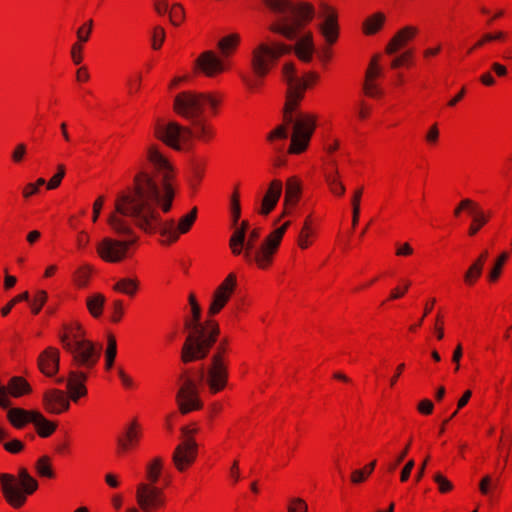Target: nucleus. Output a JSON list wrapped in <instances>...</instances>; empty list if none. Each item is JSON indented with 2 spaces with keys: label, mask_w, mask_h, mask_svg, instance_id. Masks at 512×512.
<instances>
[{
  "label": "nucleus",
  "mask_w": 512,
  "mask_h": 512,
  "mask_svg": "<svg viewBox=\"0 0 512 512\" xmlns=\"http://www.w3.org/2000/svg\"><path fill=\"white\" fill-rule=\"evenodd\" d=\"M148 170L139 171L134 177V188L120 194L115 201V212L107 219L110 227L119 235H132L129 217L135 225L147 233L159 232L169 242L187 233L197 217V208L180 218L178 225L173 219L162 221L156 205L167 213L175 196V169L159 148L151 144L147 148Z\"/></svg>",
  "instance_id": "nucleus-1"
},
{
  "label": "nucleus",
  "mask_w": 512,
  "mask_h": 512,
  "mask_svg": "<svg viewBox=\"0 0 512 512\" xmlns=\"http://www.w3.org/2000/svg\"><path fill=\"white\" fill-rule=\"evenodd\" d=\"M282 75L288 86L283 124L273 129L267 135V140L271 142L275 151L282 152L283 146L278 143V140L287 139L291 129V143L288 153L298 154L307 148L315 129V121L309 115L297 112L296 106L303 91L315 82L316 75L307 73L304 77L299 78L295 73L294 64L290 62L284 64Z\"/></svg>",
  "instance_id": "nucleus-2"
},
{
  "label": "nucleus",
  "mask_w": 512,
  "mask_h": 512,
  "mask_svg": "<svg viewBox=\"0 0 512 512\" xmlns=\"http://www.w3.org/2000/svg\"><path fill=\"white\" fill-rule=\"evenodd\" d=\"M218 104L219 100L211 94L193 91L179 93L174 99V110L179 115L192 120L194 130L176 122L157 123L154 129L155 136L175 150H180V142L188 141L193 135L202 140L211 138L213 130L206 125L200 116L206 106L215 109Z\"/></svg>",
  "instance_id": "nucleus-3"
},
{
  "label": "nucleus",
  "mask_w": 512,
  "mask_h": 512,
  "mask_svg": "<svg viewBox=\"0 0 512 512\" xmlns=\"http://www.w3.org/2000/svg\"><path fill=\"white\" fill-rule=\"evenodd\" d=\"M191 313L192 320L185 321V328L190 332L181 350V360L183 363L206 358L220 332L219 326L215 321L209 320L205 324L200 322L201 308L199 305H193Z\"/></svg>",
  "instance_id": "nucleus-4"
},
{
  "label": "nucleus",
  "mask_w": 512,
  "mask_h": 512,
  "mask_svg": "<svg viewBox=\"0 0 512 512\" xmlns=\"http://www.w3.org/2000/svg\"><path fill=\"white\" fill-rule=\"evenodd\" d=\"M289 225L290 222L287 221L282 226L273 230L259 246H256V241L260 237V228L256 227L249 231L244 259L248 263L254 262L260 269H267L272 263L273 256Z\"/></svg>",
  "instance_id": "nucleus-5"
},
{
  "label": "nucleus",
  "mask_w": 512,
  "mask_h": 512,
  "mask_svg": "<svg viewBox=\"0 0 512 512\" xmlns=\"http://www.w3.org/2000/svg\"><path fill=\"white\" fill-rule=\"evenodd\" d=\"M265 4L272 11L283 15L282 22L272 24L270 30L290 40L297 36L298 27L310 20L313 15L309 5H296L289 0H265Z\"/></svg>",
  "instance_id": "nucleus-6"
},
{
  "label": "nucleus",
  "mask_w": 512,
  "mask_h": 512,
  "mask_svg": "<svg viewBox=\"0 0 512 512\" xmlns=\"http://www.w3.org/2000/svg\"><path fill=\"white\" fill-rule=\"evenodd\" d=\"M227 344L228 340L223 339L209 361L202 365L197 372L199 382L204 383L211 394L222 391L228 383Z\"/></svg>",
  "instance_id": "nucleus-7"
},
{
  "label": "nucleus",
  "mask_w": 512,
  "mask_h": 512,
  "mask_svg": "<svg viewBox=\"0 0 512 512\" xmlns=\"http://www.w3.org/2000/svg\"><path fill=\"white\" fill-rule=\"evenodd\" d=\"M19 480L12 474L0 473V487L5 500L13 507L20 508L27 496L35 492L38 482L25 468L19 469Z\"/></svg>",
  "instance_id": "nucleus-8"
},
{
  "label": "nucleus",
  "mask_w": 512,
  "mask_h": 512,
  "mask_svg": "<svg viewBox=\"0 0 512 512\" xmlns=\"http://www.w3.org/2000/svg\"><path fill=\"white\" fill-rule=\"evenodd\" d=\"M291 46L266 39L256 45L252 51V70L258 79L264 78L278 59L289 53Z\"/></svg>",
  "instance_id": "nucleus-9"
},
{
  "label": "nucleus",
  "mask_w": 512,
  "mask_h": 512,
  "mask_svg": "<svg viewBox=\"0 0 512 512\" xmlns=\"http://www.w3.org/2000/svg\"><path fill=\"white\" fill-rule=\"evenodd\" d=\"M64 349L71 353L78 366L90 369L98 362L102 347L89 340L73 345L64 340Z\"/></svg>",
  "instance_id": "nucleus-10"
},
{
  "label": "nucleus",
  "mask_w": 512,
  "mask_h": 512,
  "mask_svg": "<svg viewBox=\"0 0 512 512\" xmlns=\"http://www.w3.org/2000/svg\"><path fill=\"white\" fill-rule=\"evenodd\" d=\"M183 380L176 394V402L182 414L202 408V401L199 398L198 383L190 377L181 376Z\"/></svg>",
  "instance_id": "nucleus-11"
},
{
  "label": "nucleus",
  "mask_w": 512,
  "mask_h": 512,
  "mask_svg": "<svg viewBox=\"0 0 512 512\" xmlns=\"http://www.w3.org/2000/svg\"><path fill=\"white\" fill-rule=\"evenodd\" d=\"M136 242V238L128 240H115L105 237L97 244L98 255L106 262H120L125 258L130 245Z\"/></svg>",
  "instance_id": "nucleus-12"
},
{
  "label": "nucleus",
  "mask_w": 512,
  "mask_h": 512,
  "mask_svg": "<svg viewBox=\"0 0 512 512\" xmlns=\"http://www.w3.org/2000/svg\"><path fill=\"white\" fill-rule=\"evenodd\" d=\"M136 499L144 512H152L165 502L162 489L147 483H140L137 486Z\"/></svg>",
  "instance_id": "nucleus-13"
},
{
  "label": "nucleus",
  "mask_w": 512,
  "mask_h": 512,
  "mask_svg": "<svg viewBox=\"0 0 512 512\" xmlns=\"http://www.w3.org/2000/svg\"><path fill=\"white\" fill-rule=\"evenodd\" d=\"M340 26L335 7L322 3V42L335 45L339 39Z\"/></svg>",
  "instance_id": "nucleus-14"
},
{
  "label": "nucleus",
  "mask_w": 512,
  "mask_h": 512,
  "mask_svg": "<svg viewBox=\"0 0 512 512\" xmlns=\"http://www.w3.org/2000/svg\"><path fill=\"white\" fill-rule=\"evenodd\" d=\"M197 443L194 438H187L178 444L173 452L172 460L176 469L185 471L196 459Z\"/></svg>",
  "instance_id": "nucleus-15"
},
{
  "label": "nucleus",
  "mask_w": 512,
  "mask_h": 512,
  "mask_svg": "<svg viewBox=\"0 0 512 512\" xmlns=\"http://www.w3.org/2000/svg\"><path fill=\"white\" fill-rule=\"evenodd\" d=\"M236 285V275L234 273H230L214 292L213 299L208 310L209 315H215L221 311L234 292Z\"/></svg>",
  "instance_id": "nucleus-16"
},
{
  "label": "nucleus",
  "mask_w": 512,
  "mask_h": 512,
  "mask_svg": "<svg viewBox=\"0 0 512 512\" xmlns=\"http://www.w3.org/2000/svg\"><path fill=\"white\" fill-rule=\"evenodd\" d=\"M69 397L65 391L51 388L43 394V406L51 414H61L70 407Z\"/></svg>",
  "instance_id": "nucleus-17"
},
{
  "label": "nucleus",
  "mask_w": 512,
  "mask_h": 512,
  "mask_svg": "<svg viewBox=\"0 0 512 512\" xmlns=\"http://www.w3.org/2000/svg\"><path fill=\"white\" fill-rule=\"evenodd\" d=\"M420 30L417 26L407 25L398 30L395 35L391 38L386 46L387 54H394L407 46L413 41L419 34Z\"/></svg>",
  "instance_id": "nucleus-18"
},
{
  "label": "nucleus",
  "mask_w": 512,
  "mask_h": 512,
  "mask_svg": "<svg viewBox=\"0 0 512 512\" xmlns=\"http://www.w3.org/2000/svg\"><path fill=\"white\" fill-rule=\"evenodd\" d=\"M322 176L331 194L336 197H342L345 194L346 188L341 179L339 166H335L334 161H330V166L322 167Z\"/></svg>",
  "instance_id": "nucleus-19"
},
{
  "label": "nucleus",
  "mask_w": 512,
  "mask_h": 512,
  "mask_svg": "<svg viewBox=\"0 0 512 512\" xmlns=\"http://www.w3.org/2000/svg\"><path fill=\"white\" fill-rule=\"evenodd\" d=\"M489 258L488 250H483L478 257L468 266L463 274V283L472 288L480 280L484 266Z\"/></svg>",
  "instance_id": "nucleus-20"
},
{
  "label": "nucleus",
  "mask_w": 512,
  "mask_h": 512,
  "mask_svg": "<svg viewBox=\"0 0 512 512\" xmlns=\"http://www.w3.org/2000/svg\"><path fill=\"white\" fill-rule=\"evenodd\" d=\"M283 190L281 180L274 179L270 182L269 187L261 201L258 213L268 215L277 205Z\"/></svg>",
  "instance_id": "nucleus-21"
},
{
  "label": "nucleus",
  "mask_w": 512,
  "mask_h": 512,
  "mask_svg": "<svg viewBox=\"0 0 512 512\" xmlns=\"http://www.w3.org/2000/svg\"><path fill=\"white\" fill-rule=\"evenodd\" d=\"M60 352L58 349L48 347L38 357V366L42 373L53 377L59 370Z\"/></svg>",
  "instance_id": "nucleus-22"
},
{
  "label": "nucleus",
  "mask_w": 512,
  "mask_h": 512,
  "mask_svg": "<svg viewBox=\"0 0 512 512\" xmlns=\"http://www.w3.org/2000/svg\"><path fill=\"white\" fill-rule=\"evenodd\" d=\"M87 379V375L80 371H70L66 382V387L69 393V398L76 402L82 396L87 394V389L84 382Z\"/></svg>",
  "instance_id": "nucleus-23"
},
{
  "label": "nucleus",
  "mask_w": 512,
  "mask_h": 512,
  "mask_svg": "<svg viewBox=\"0 0 512 512\" xmlns=\"http://www.w3.org/2000/svg\"><path fill=\"white\" fill-rule=\"evenodd\" d=\"M341 148V139L335 135L326 136L322 143V151L324 157L322 159V166H330V161L335 162V166H339V154Z\"/></svg>",
  "instance_id": "nucleus-24"
},
{
  "label": "nucleus",
  "mask_w": 512,
  "mask_h": 512,
  "mask_svg": "<svg viewBox=\"0 0 512 512\" xmlns=\"http://www.w3.org/2000/svg\"><path fill=\"white\" fill-rule=\"evenodd\" d=\"M200 69L209 77L224 70L222 61L212 51L203 52L196 61Z\"/></svg>",
  "instance_id": "nucleus-25"
},
{
  "label": "nucleus",
  "mask_w": 512,
  "mask_h": 512,
  "mask_svg": "<svg viewBox=\"0 0 512 512\" xmlns=\"http://www.w3.org/2000/svg\"><path fill=\"white\" fill-rule=\"evenodd\" d=\"M37 410H25L22 408H10L7 411V419L16 429H22L27 423H32Z\"/></svg>",
  "instance_id": "nucleus-26"
},
{
  "label": "nucleus",
  "mask_w": 512,
  "mask_h": 512,
  "mask_svg": "<svg viewBox=\"0 0 512 512\" xmlns=\"http://www.w3.org/2000/svg\"><path fill=\"white\" fill-rule=\"evenodd\" d=\"M300 194V184L298 180L295 177H290L286 181V189H285V198H284V213H289V208L293 207L297 200L298 196Z\"/></svg>",
  "instance_id": "nucleus-27"
},
{
  "label": "nucleus",
  "mask_w": 512,
  "mask_h": 512,
  "mask_svg": "<svg viewBox=\"0 0 512 512\" xmlns=\"http://www.w3.org/2000/svg\"><path fill=\"white\" fill-rule=\"evenodd\" d=\"M314 52V45L310 34L300 36L295 44V53L304 62H309Z\"/></svg>",
  "instance_id": "nucleus-28"
},
{
  "label": "nucleus",
  "mask_w": 512,
  "mask_h": 512,
  "mask_svg": "<svg viewBox=\"0 0 512 512\" xmlns=\"http://www.w3.org/2000/svg\"><path fill=\"white\" fill-rule=\"evenodd\" d=\"M136 427L137 423L134 421L125 432V435L118 437L117 445L120 452H127L137 444L140 432L136 430Z\"/></svg>",
  "instance_id": "nucleus-29"
},
{
  "label": "nucleus",
  "mask_w": 512,
  "mask_h": 512,
  "mask_svg": "<svg viewBox=\"0 0 512 512\" xmlns=\"http://www.w3.org/2000/svg\"><path fill=\"white\" fill-rule=\"evenodd\" d=\"M385 21V14L382 12H376L364 20L362 24V31L365 35H374L383 28Z\"/></svg>",
  "instance_id": "nucleus-30"
},
{
  "label": "nucleus",
  "mask_w": 512,
  "mask_h": 512,
  "mask_svg": "<svg viewBox=\"0 0 512 512\" xmlns=\"http://www.w3.org/2000/svg\"><path fill=\"white\" fill-rule=\"evenodd\" d=\"M65 332L60 336V341L64 346V340L69 344H79L87 339L84 338L85 332L79 324L65 325Z\"/></svg>",
  "instance_id": "nucleus-31"
},
{
  "label": "nucleus",
  "mask_w": 512,
  "mask_h": 512,
  "mask_svg": "<svg viewBox=\"0 0 512 512\" xmlns=\"http://www.w3.org/2000/svg\"><path fill=\"white\" fill-rule=\"evenodd\" d=\"M472 220L468 228V235L475 236L482 227L490 220L491 214L484 211L480 206L472 214Z\"/></svg>",
  "instance_id": "nucleus-32"
},
{
  "label": "nucleus",
  "mask_w": 512,
  "mask_h": 512,
  "mask_svg": "<svg viewBox=\"0 0 512 512\" xmlns=\"http://www.w3.org/2000/svg\"><path fill=\"white\" fill-rule=\"evenodd\" d=\"M247 243V233L238 227L234 230L229 240V246L234 255H243L245 253Z\"/></svg>",
  "instance_id": "nucleus-33"
},
{
  "label": "nucleus",
  "mask_w": 512,
  "mask_h": 512,
  "mask_svg": "<svg viewBox=\"0 0 512 512\" xmlns=\"http://www.w3.org/2000/svg\"><path fill=\"white\" fill-rule=\"evenodd\" d=\"M364 194V187L359 186L353 190L350 204L352 208V228H356L359 223L361 213V200Z\"/></svg>",
  "instance_id": "nucleus-34"
},
{
  "label": "nucleus",
  "mask_w": 512,
  "mask_h": 512,
  "mask_svg": "<svg viewBox=\"0 0 512 512\" xmlns=\"http://www.w3.org/2000/svg\"><path fill=\"white\" fill-rule=\"evenodd\" d=\"M5 387L7 388V396L10 394L13 397H20L30 391L28 382L19 376L12 377Z\"/></svg>",
  "instance_id": "nucleus-35"
},
{
  "label": "nucleus",
  "mask_w": 512,
  "mask_h": 512,
  "mask_svg": "<svg viewBox=\"0 0 512 512\" xmlns=\"http://www.w3.org/2000/svg\"><path fill=\"white\" fill-rule=\"evenodd\" d=\"M32 424L36 427L37 433L41 437L50 436L56 429V425L47 420L41 412L34 415Z\"/></svg>",
  "instance_id": "nucleus-36"
},
{
  "label": "nucleus",
  "mask_w": 512,
  "mask_h": 512,
  "mask_svg": "<svg viewBox=\"0 0 512 512\" xmlns=\"http://www.w3.org/2000/svg\"><path fill=\"white\" fill-rule=\"evenodd\" d=\"M508 258H509V254L507 252H503L498 256L493 267L490 269V271L487 274V281L489 283L494 284L499 280V278L502 274L503 267H504L506 261L508 260Z\"/></svg>",
  "instance_id": "nucleus-37"
},
{
  "label": "nucleus",
  "mask_w": 512,
  "mask_h": 512,
  "mask_svg": "<svg viewBox=\"0 0 512 512\" xmlns=\"http://www.w3.org/2000/svg\"><path fill=\"white\" fill-rule=\"evenodd\" d=\"M115 291L133 296L138 289V281L132 278H122L113 286Z\"/></svg>",
  "instance_id": "nucleus-38"
},
{
  "label": "nucleus",
  "mask_w": 512,
  "mask_h": 512,
  "mask_svg": "<svg viewBox=\"0 0 512 512\" xmlns=\"http://www.w3.org/2000/svg\"><path fill=\"white\" fill-rule=\"evenodd\" d=\"M376 460L367 464L361 469H356L351 473L350 479L353 484H361L365 482L375 469Z\"/></svg>",
  "instance_id": "nucleus-39"
},
{
  "label": "nucleus",
  "mask_w": 512,
  "mask_h": 512,
  "mask_svg": "<svg viewBox=\"0 0 512 512\" xmlns=\"http://www.w3.org/2000/svg\"><path fill=\"white\" fill-rule=\"evenodd\" d=\"M87 308L93 317H99L105 303V297L102 294H93L87 298Z\"/></svg>",
  "instance_id": "nucleus-40"
},
{
  "label": "nucleus",
  "mask_w": 512,
  "mask_h": 512,
  "mask_svg": "<svg viewBox=\"0 0 512 512\" xmlns=\"http://www.w3.org/2000/svg\"><path fill=\"white\" fill-rule=\"evenodd\" d=\"M411 287V281L409 279H401L399 283L393 287L389 293L386 302L395 301L403 298ZM385 301L383 302V304Z\"/></svg>",
  "instance_id": "nucleus-41"
},
{
  "label": "nucleus",
  "mask_w": 512,
  "mask_h": 512,
  "mask_svg": "<svg viewBox=\"0 0 512 512\" xmlns=\"http://www.w3.org/2000/svg\"><path fill=\"white\" fill-rule=\"evenodd\" d=\"M162 469V459L160 457L154 458L146 467L148 484L155 485L158 481Z\"/></svg>",
  "instance_id": "nucleus-42"
},
{
  "label": "nucleus",
  "mask_w": 512,
  "mask_h": 512,
  "mask_svg": "<svg viewBox=\"0 0 512 512\" xmlns=\"http://www.w3.org/2000/svg\"><path fill=\"white\" fill-rule=\"evenodd\" d=\"M499 479L491 475H485L479 483V491L483 496L491 495L497 489Z\"/></svg>",
  "instance_id": "nucleus-43"
},
{
  "label": "nucleus",
  "mask_w": 512,
  "mask_h": 512,
  "mask_svg": "<svg viewBox=\"0 0 512 512\" xmlns=\"http://www.w3.org/2000/svg\"><path fill=\"white\" fill-rule=\"evenodd\" d=\"M117 354V343L114 336H108L107 348L105 351V368L110 370L114 364V360Z\"/></svg>",
  "instance_id": "nucleus-44"
},
{
  "label": "nucleus",
  "mask_w": 512,
  "mask_h": 512,
  "mask_svg": "<svg viewBox=\"0 0 512 512\" xmlns=\"http://www.w3.org/2000/svg\"><path fill=\"white\" fill-rule=\"evenodd\" d=\"M39 476L53 478L54 472L51 465V460L48 456H41L36 462L35 466Z\"/></svg>",
  "instance_id": "nucleus-45"
},
{
  "label": "nucleus",
  "mask_w": 512,
  "mask_h": 512,
  "mask_svg": "<svg viewBox=\"0 0 512 512\" xmlns=\"http://www.w3.org/2000/svg\"><path fill=\"white\" fill-rule=\"evenodd\" d=\"M478 207L479 205L477 202L470 198H465L455 207L453 215L456 218H459L463 212H467L471 215L476 209H478Z\"/></svg>",
  "instance_id": "nucleus-46"
},
{
  "label": "nucleus",
  "mask_w": 512,
  "mask_h": 512,
  "mask_svg": "<svg viewBox=\"0 0 512 512\" xmlns=\"http://www.w3.org/2000/svg\"><path fill=\"white\" fill-rule=\"evenodd\" d=\"M383 74L382 67L380 65V56L375 55L366 70L365 78L378 80Z\"/></svg>",
  "instance_id": "nucleus-47"
},
{
  "label": "nucleus",
  "mask_w": 512,
  "mask_h": 512,
  "mask_svg": "<svg viewBox=\"0 0 512 512\" xmlns=\"http://www.w3.org/2000/svg\"><path fill=\"white\" fill-rule=\"evenodd\" d=\"M363 90L365 95L371 98H380L383 95L377 80L365 78Z\"/></svg>",
  "instance_id": "nucleus-48"
},
{
  "label": "nucleus",
  "mask_w": 512,
  "mask_h": 512,
  "mask_svg": "<svg viewBox=\"0 0 512 512\" xmlns=\"http://www.w3.org/2000/svg\"><path fill=\"white\" fill-rule=\"evenodd\" d=\"M511 441L512 435L510 434L509 426L505 423H502L498 442V450L501 452H504V450H509Z\"/></svg>",
  "instance_id": "nucleus-49"
},
{
  "label": "nucleus",
  "mask_w": 512,
  "mask_h": 512,
  "mask_svg": "<svg viewBox=\"0 0 512 512\" xmlns=\"http://www.w3.org/2000/svg\"><path fill=\"white\" fill-rule=\"evenodd\" d=\"M239 39L240 38L238 34H231L220 40L218 43V47L224 55H227L229 49H233L237 46V44L239 43Z\"/></svg>",
  "instance_id": "nucleus-50"
},
{
  "label": "nucleus",
  "mask_w": 512,
  "mask_h": 512,
  "mask_svg": "<svg viewBox=\"0 0 512 512\" xmlns=\"http://www.w3.org/2000/svg\"><path fill=\"white\" fill-rule=\"evenodd\" d=\"M442 50L443 43L441 41H436L422 51V57L424 60L429 61L439 56Z\"/></svg>",
  "instance_id": "nucleus-51"
},
{
  "label": "nucleus",
  "mask_w": 512,
  "mask_h": 512,
  "mask_svg": "<svg viewBox=\"0 0 512 512\" xmlns=\"http://www.w3.org/2000/svg\"><path fill=\"white\" fill-rule=\"evenodd\" d=\"M440 138V131L437 124L431 125L425 133V142L430 147H434L438 144Z\"/></svg>",
  "instance_id": "nucleus-52"
},
{
  "label": "nucleus",
  "mask_w": 512,
  "mask_h": 512,
  "mask_svg": "<svg viewBox=\"0 0 512 512\" xmlns=\"http://www.w3.org/2000/svg\"><path fill=\"white\" fill-rule=\"evenodd\" d=\"M434 481L440 493H449L454 488L452 482L439 472L434 475Z\"/></svg>",
  "instance_id": "nucleus-53"
},
{
  "label": "nucleus",
  "mask_w": 512,
  "mask_h": 512,
  "mask_svg": "<svg viewBox=\"0 0 512 512\" xmlns=\"http://www.w3.org/2000/svg\"><path fill=\"white\" fill-rule=\"evenodd\" d=\"M1 443L4 447V449L7 452L12 453V454H17V453L21 452L24 448L23 442L16 438L9 439V437H8L5 440H3V442H1Z\"/></svg>",
  "instance_id": "nucleus-54"
},
{
  "label": "nucleus",
  "mask_w": 512,
  "mask_h": 512,
  "mask_svg": "<svg viewBox=\"0 0 512 512\" xmlns=\"http://www.w3.org/2000/svg\"><path fill=\"white\" fill-rule=\"evenodd\" d=\"M47 300V293L43 290H38L34 299L30 302L31 309L34 314H38Z\"/></svg>",
  "instance_id": "nucleus-55"
},
{
  "label": "nucleus",
  "mask_w": 512,
  "mask_h": 512,
  "mask_svg": "<svg viewBox=\"0 0 512 512\" xmlns=\"http://www.w3.org/2000/svg\"><path fill=\"white\" fill-rule=\"evenodd\" d=\"M413 57L412 51H405L398 55L393 61L391 62V68L397 69L402 66H407L411 63Z\"/></svg>",
  "instance_id": "nucleus-56"
},
{
  "label": "nucleus",
  "mask_w": 512,
  "mask_h": 512,
  "mask_svg": "<svg viewBox=\"0 0 512 512\" xmlns=\"http://www.w3.org/2000/svg\"><path fill=\"white\" fill-rule=\"evenodd\" d=\"M185 18L184 8L181 4L176 3L172 6L170 12V21L173 25L178 26Z\"/></svg>",
  "instance_id": "nucleus-57"
},
{
  "label": "nucleus",
  "mask_w": 512,
  "mask_h": 512,
  "mask_svg": "<svg viewBox=\"0 0 512 512\" xmlns=\"http://www.w3.org/2000/svg\"><path fill=\"white\" fill-rule=\"evenodd\" d=\"M20 301H30V296L27 291L23 292L22 294L17 295L8 304H6L1 309V314L3 316H7L10 313V311L12 310V308L15 306V304Z\"/></svg>",
  "instance_id": "nucleus-58"
},
{
  "label": "nucleus",
  "mask_w": 512,
  "mask_h": 512,
  "mask_svg": "<svg viewBox=\"0 0 512 512\" xmlns=\"http://www.w3.org/2000/svg\"><path fill=\"white\" fill-rule=\"evenodd\" d=\"M311 223H312L311 219H307L304 224V227L299 235L298 243H299V246L303 249H305L309 246L308 238L312 232Z\"/></svg>",
  "instance_id": "nucleus-59"
},
{
  "label": "nucleus",
  "mask_w": 512,
  "mask_h": 512,
  "mask_svg": "<svg viewBox=\"0 0 512 512\" xmlns=\"http://www.w3.org/2000/svg\"><path fill=\"white\" fill-rule=\"evenodd\" d=\"M92 26H93V21L89 20L84 25H82L81 27H79L77 29L76 34H77V38H78L79 42L85 43L89 40V36L92 31Z\"/></svg>",
  "instance_id": "nucleus-60"
},
{
  "label": "nucleus",
  "mask_w": 512,
  "mask_h": 512,
  "mask_svg": "<svg viewBox=\"0 0 512 512\" xmlns=\"http://www.w3.org/2000/svg\"><path fill=\"white\" fill-rule=\"evenodd\" d=\"M64 176H65V167L63 164H59L57 166V173L49 180V182L47 183V188L48 189L57 188L60 185Z\"/></svg>",
  "instance_id": "nucleus-61"
},
{
  "label": "nucleus",
  "mask_w": 512,
  "mask_h": 512,
  "mask_svg": "<svg viewBox=\"0 0 512 512\" xmlns=\"http://www.w3.org/2000/svg\"><path fill=\"white\" fill-rule=\"evenodd\" d=\"M165 39V31L162 27L157 26L154 28L153 36H152V47L154 49H159L164 42Z\"/></svg>",
  "instance_id": "nucleus-62"
},
{
  "label": "nucleus",
  "mask_w": 512,
  "mask_h": 512,
  "mask_svg": "<svg viewBox=\"0 0 512 512\" xmlns=\"http://www.w3.org/2000/svg\"><path fill=\"white\" fill-rule=\"evenodd\" d=\"M414 254V248L408 243L396 244L395 255L398 257H410Z\"/></svg>",
  "instance_id": "nucleus-63"
},
{
  "label": "nucleus",
  "mask_w": 512,
  "mask_h": 512,
  "mask_svg": "<svg viewBox=\"0 0 512 512\" xmlns=\"http://www.w3.org/2000/svg\"><path fill=\"white\" fill-rule=\"evenodd\" d=\"M288 512H307V505L302 499H292L288 506Z\"/></svg>",
  "instance_id": "nucleus-64"
}]
</instances>
